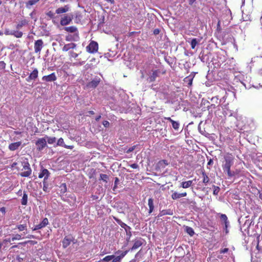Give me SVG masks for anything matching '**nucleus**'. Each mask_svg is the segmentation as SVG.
I'll return each instance as SVG.
<instances>
[{
  "label": "nucleus",
  "instance_id": "1",
  "mask_svg": "<svg viewBox=\"0 0 262 262\" xmlns=\"http://www.w3.org/2000/svg\"><path fill=\"white\" fill-rule=\"evenodd\" d=\"M225 163L222 165L224 172H229L231 166L233 164L234 156L231 153H227L224 157Z\"/></svg>",
  "mask_w": 262,
  "mask_h": 262
},
{
  "label": "nucleus",
  "instance_id": "2",
  "mask_svg": "<svg viewBox=\"0 0 262 262\" xmlns=\"http://www.w3.org/2000/svg\"><path fill=\"white\" fill-rule=\"evenodd\" d=\"M20 167H23V168L21 169V170L23 171L19 173L20 176L23 177H29L32 173V169L30 168L29 162L27 161H20Z\"/></svg>",
  "mask_w": 262,
  "mask_h": 262
},
{
  "label": "nucleus",
  "instance_id": "3",
  "mask_svg": "<svg viewBox=\"0 0 262 262\" xmlns=\"http://www.w3.org/2000/svg\"><path fill=\"white\" fill-rule=\"evenodd\" d=\"M129 251V250L125 251L118 250L116 251L115 253V255H113V258H112V262H121L123 258Z\"/></svg>",
  "mask_w": 262,
  "mask_h": 262
},
{
  "label": "nucleus",
  "instance_id": "4",
  "mask_svg": "<svg viewBox=\"0 0 262 262\" xmlns=\"http://www.w3.org/2000/svg\"><path fill=\"white\" fill-rule=\"evenodd\" d=\"M76 241L75 238L72 235H69L68 236H66L62 241V246L63 248H67L71 243L73 244H75Z\"/></svg>",
  "mask_w": 262,
  "mask_h": 262
},
{
  "label": "nucleus",
  "instance_id": "5",
  "mask_svg": "<svg viewBox=\"0 0 262 262\" xmlns=\"http://www.w3.org/2000/svg\"><path fill=\"white\" fill-rule=\"evenodd\" d=\"M86 49L90 53H96L98 50V44L95 41H91Z\"/></svg>",
  "mask_w": 262,
  "mask_h": 262
},
{
  "label": "nucleus",
  "instance_id": "6",
  "mask_svg": "<svg viewBox=\"0 0 262 262\" xmlns=\"http://www.w3.org/2000/svg\"><path fill=\"white\" fill-rule=\"evenodd\" d=\"M37 150L41 151L47 146V141L45 138H39L35 142Z\"/></svg>",
  "mask_w": 262,
  "mask_h": 262
},
{
  "label": "nucleus",
  "instance_id": "7",
  "mask_svg": "<svg viewBox=\"0 0 262 262\" xmlns=\"http://www.w3.org/2000/svg\"><path fill=\"white\" fill-rule=\"evenodd\" d=\"M50 176V172L49 171V170L42 167L40 172L38 175L39 178L41 179L43 178V181H47Z\"/></svg>",
  "mask_w": 262,
  "mask_h": 262
},
{
  "label": "nucleus",
  "instance_id": "8",
  "mask_svg": "<svg viewBox=\"0 0 262 262\" xmlns=\"http://www.w3.org/2000/svg\"><path fill=\"white\" fill-rule=\"evenodd\" d=\"M101 79L99 77H97L92 79L91 81L88 82L86 84V86L88 88L94 89L96 88L99 84Z\"/></svg>",
  "mask_w": 262,
  "mask_h": 262
},
{
  "label": "nucleus",
  "instance_id": "9",
  "mask_svg": "<svg viewBox=\"0 0 262 262\" xmlns=\"http://www.w3.org/2000/svg\"><path fill=\"white\" fill-rule=\"evenodd\" d=\"M43 41L41 39H38L35 41L34 43V50L36 53H40L42 47H43Z\"/></svg>",
  "mask_w": 262,
  "mask_h": 262
},
{
  "label": "nucleus",
  "instance_id": "10",
  "mask_svg": "<svg viewBox=\"0 0 262 262\" xmlns=\"http://www.w3.org/2000/svg\"><path fill=\"white\" fill-rule=\"evenodd\" d=\"M57 77L55 73H52L48 75L43 76L42 80L46 82H52L56 80Z\"/></svg>",
  "mask_w": 262,
  "mask_h": 262
},
{
  "label": "nucleus",
  "instance_id": "11",
  "mask_svg": "<svg viewBox=\"0 0 262 262\" xmlns=\"http://www.w3.org/2000/svg\"><path fill=\"white\" fill-rule=\"evenodd\" d=\"M73 17L69 15L64 16L60 20V25L62 26H66L71 22Z\"/></svg>",
  "mask_w": 262,
  "mask_h": 262
},
{
  "label": "nucleus",
  "instance_id": "12",
  "mask_svg": "<svg viewBox=\"0 0 262 262\" xmlns=\"http://www.w3.org/2000/svg\"><path fill=\"white\" fill-rule=\"evenodd\" d=\"M38 71L37 69H35L30 74L29 76L26 78V81L30 82L31 80H35L38 77Z\"/></svg>",
  "mask_w": 262,
  "mask_h": 262
},
{
  "label": "nucleus",
  "instance_id": "13",
  "mask_svg": "<svg viewBox=\"0 0 262 262\" xmlns=\"http://www.w3.org/2000/svg\"><path fill=\"white\" fill-rule=\"evenodd\" d=\"M202 182L205 185H207L210 182V179L204 170H201Z\"/></svg>",
  "mask_w": 262,
  "mask_h": 262
},
{
  "label": "nucleus",
  "instance_id": "14",
  "mask_svg": "<svg viewBox=\"0 0 262 262\" xmlns=\"http://www.w3.org/2000/svg\"><path fill=\"white\" fill-rule=\"evenodd\" d=\"M57 145L64 147L66 148L72 149L74 148L73 145H67L64 143L63 139L62 138H59L57 142Z\"/></svg>",
  "mask_w": 262,
  "mask_h": 262
},
{
  "label": "nucleus",
  "instance_id": "15",
  "mask_svg": "<svg viewBox=\"0 0 262 262\" xmlns=\"http://www.w3.org/2000/svg\"><path fill=\"white\" fill-rule=\"evenodd\" d=\"M21 144V142L20 141L12 143L9 145L8 148L10 150L14 151L17 149Z\"/></svg>",
  "mask_w": 262,
  "mask_h": 262
},
{
  "label": "nucleus",
  "instance_id": "16",
  "mask_svg": "<svg viewBox=\"0 0 262 262\" xmlns=\"http://www.w3.org/2000/svg\"><path fill=\"white\" fill-rule=\"evenodd\" d=\"M79 39L78 33H75L73 35L69 34L66 37V40L70 41H76Z\"/></svg>",
  "mask_w": 262,
  "mask_h": 262
},
{
  "label": "nucleus",
  "instance_id": "17",
  "mask_svg": "<svg viewBox=\"0 0 262 262\" xmlns=\"http://www.w3.org/2000/svg\"><path fill=\"white\" fill-rule=\"evenodd\" d=\"M164 119L171 123L172 127L176 130H178L179 129L180 127V123L179 122L173 120L170 117H165Z\"/></svg>",
  "mask_w": 262,
  "mask_h": 262
},
{
  "label": "nucleus",
  "instance_id": "18",
  "mask_svg": "<svg viewBox=\"0 0 262 262\" xmlns=\"http://www.w3.org/2000/svg\"><path fill=\"white\" fill-rule=\"evenodd\" d=\"M160 71L159 70H156L152 71L151 75L149 76V79L150 82H154L156 80L157 77L159 76Z\"/></svg>",
  "mask_w": 262,
  "mask_h": 262
},
{
  "label": "nucleus",
  "instance_id": "19",
  "mask_svg": "<svg viewBox=\"0 0 262 262\" xmlns=\"http://www.w3.org/2000/svg\"><path fill=\"white\" fill-rule=\"evenodd\" d=\"M76 44L74 43H70L65 45L62 48V51L64 52H67L70 49H74L76 47Z\"/></svg>",
  "mask_w": 262,
  "mask_h": 262
},
{
  "label": "nucleus",
  "instance_id": "20",
  "mask_svg": "<svg viewBox=\"0 0 262 262\" xmlns=\"http://www.w3.org/2000/svg\"><path fill=\"white\" fill-rule=\"evenodd\" d=\"M186 195H187V193L186 192H183L181 193H179L177 192H174L171 194V198H172V199L175 200H177L181 197L186 196Z\"/></svg>",
  "mask_w": 262,
  "mask_h": 262
},
{
  "label": "nucleus",
  "instance_id": "21",
  "mask_svg": "<svg viewBox=\"0 0 262 262\" xmlns=\"http://www.w3.org/2000/svg\"><path fill=\"white\" fill-rule=\"evenodd\" d=\"M28 24L29 21L27 19H22L16 26V29L19 30L23 27L28 25Z\"/></svg>",
  "mask_w": 262,
  "mask_h": 262
},
{
  "label": "nucleus",
  "instance_id": "22",
  "mask_svg": "<svg viewBox=\"0 0 262 262\" xmlns=\"http://www.w3.org/2000/svg\"><path fill=\"white\" fill-rule=\"evenodd\" d=\"M241 170L240 169H236L235 171H231V169L230 170L229 172H226L227 174V176L229 178H231L233 177H239L240 174Z\"/></svg>",
  "mask_w": 262,
  "mask_h": 262
},
{
  "label": "nucleus",
  "instance_id": "23",
  "mask_svg": "<svg viewBox=\"0 0 262 262\" xmlns=\"http://www.w3.org/2000/svg\"><path fill=\"white\" fill-rule=\"evenodd\" d=\"M142 242H141V241L137 240L134 242L133 247L129 250L133 251L134 250L137 249L140 247H141L142 246Z\"/></svg>",
  "mask_w": 262,
  "mask_h": 262
},
{
  "label": "nucleus",
  "instance_id": "24",
  "mask_svg": "<svg viewBox=\"0 0 262 262\" xmlns=\"http://www.w3.org/2000/svg\"><path fill=\"white\" fill-rule=\"evenodd\" d=\"M113 219L114 220L123 228H129V226H127L125 223L122 222L120 219L116 217V216H113Z\"/></svg>",
  "mask_w": 262,
  "mask_h": 262
},
{
  "label": "nucleus",
  "instance_id": "25",
  "mask_svg": "<svg viewBox=\"0 0 262 262\" xmlns=\"http://www.w3.org/2000/svg\"><path fill=\"white\" fill-rule=\"evenodd\" d=\"M64 30L67 32L70 33H77L78 32L77 28L75 26H70V27H66L64 28Z\"/></svg>",
  "mask_w": 262,
  "mask_h": 262
},
{
  "label": "nucleus",
  "instance_id": "26",
  "mask_svg": "<svg viewBox=\"0 0 262 262\" xmlns=\"http://www.w3.org/2000/svg\"><path fill=\"white\" fill-rule=\"evenodd\" d=\"M69 11V7L68 6H65L64 7H60L56 10L57 14H61L67 12Z\"/></svg>",
  "mask_w": 262,
  "mask_h": 262
},
{
  "label": "nucleus",
  "instance_id": "27",
  "mask_svg": "<svg viewBox=\"0 0 262 262\" xmlns=\"http://www.w3.org/2000/svg\"><path fill=\"white\" fill-rule=\"evenodd\" d=\"M16 38H21L23 35V33L19 30L12 31V35Z\"/></svg>",
  "mask_w": 262,
  "mask_h": 262
},
{
  "label": "nucleus",
  "instance_id": "28",
  "mask_svg": "<svg viewBox=\"0 0 262 262\" xmlns=\"http://www.w3.org/2000/svg\"><path fill=\"white\" fill-rule=\"evenodd\" d=\"M194 78V76L191 75H189L185 77L184 79V82L188 83L189 86H191L192 84L193 79Z\"/></svg>",
  "mask_w": 262,
  "mask_h": 262
},
{
  "label": "nucleus",
  "instance_id": "29",
  "mask_svg": "<svg viewBox=\"0 0 262 262\" xmlns=\"http://www.w3.org/2000/svg\"><path fill=\"white\" fill-rule=\"evenodd\" d=\"M148 205L149 206V213L150 214L154 210V202L153 199L152 198H149L148 200Z\"/></svg>",
  "mask_w": 262,
  "mask_h": 262
},
{
  "label": "nucleus",
  "instance_id": "30",
  "mask_svg": "<svg viewBox=\"0 0 262 262\" xmlns=\"http://www.w3.org/2000/svg\"><path fill=\"white\" fill-rule=\"evenodd\" d=\"M192 184V181L189 180L185 182H183L181 183V187H182L183 188H187L189 187H190Z\"/></svg>",
  "mask_w": 262,
  "mask_h": 262
},
{
  "label": "nucleus",
  "instance_id": "31",
  "mask_svg": "<svg viewBox=\"0 0 262 262\" xmlns=\"http://www.w3.org/2000/svg\"><path fill=\"white\" fill-rule=\"evenodd\" d=\"M158 164L159 167L164 168L166 166H167L169 164V163L166 160H162L159 161Z\"/></svg>",
  "mask_w": 262,
  "mask_h": 262
},
{
  "label": "nucleus",
  "instance_id": "32",
  "mask_svg": "<svg viewBox=\"0 0 262 262\" xmlns=\"http://www.w3.org/2000/svg\"><path fill=\"white\" fill-rule=\"evenodd\" d=\"M28 203V195L26 192H24L23 196L21 200V204L22 205H26Z\"/></svg>",
  "mask_w": 262,
  "mask_h": 262
},
{
  "label": "nucleus",
  "instance_id": "33",
  "mask_svg": "<svg viewBox=\"0 0 262 262\" xmlns=\"http://www.w3.org/2000/svg\"><path fill=\"white\" fill-rule=\"evenodd\" d=\"M185 231L191 236H192L194 234L193 229L190 227L186 226Z\"/></svg>",
  "mask_w": 262,
  "mask_h": 262
},
{
  "label": "nucleus",
  "instance_id": "34",
  "mask_svg": "<svg viewBox=\"0 0 262 262\" xmlns=\"http://www.w3.org/2000/svg\"><path fill=\"white\" fill-rule=\"evenodd\" d=\"M200 40H197L196 38H193L190 42L191 48L192 49H195L196 46L198 44Z\"/></svg>",
  "mask_w": 262,
  "mask_h": 262
},
{
  "label": "nucleus",
  "instance_id": "35",
  "mask_svg": "<svg viewBox=\"0 0 262 262\" xmlns=\"http://www.w3.org/2000/svg\"><path fill=\"white\" fill-rule=\"evenodd\" d=\"M167 214L172 215V213L171 212L170 210H163L160 212L159 216H162L163 215Z\"/></svg>",
  "mask_w": 262,
  "mask_h": 262
},
{
  "label": "nucleus",
  "instance_id": "36",
  "mask_svg": "<svg viewBox=\"0 0 262 262\" xmlns=\"http://www.w3.org/2000/svg\"><path fill=\"white\" fill-rule=\"evenodd\" d=\"M220 219L224 222L225 226L227 227L228 223V218L227 215L225 214H221L220 215Z\"/></svg>",
  "mask_w": 262,
  "mask_h": 262
},
{
  "label": "nucleus",
  "instance_id": "37",
  "mask_svg": "<svg viewBox=\"0 0 262 262\" xmlns=\"http://www.w3.org/2000/svg\"><path fill=\"white\" fill-rule=\"evenodd\" d=\"M46 138L47 139V142L50 144H54L56 140V138L55 137H51L46 136Z\"/></svg>",
  "mask_w": 262,
  "mask_h": 262
},
{
  "label": "nucleus",
  "instance_id": "38",
  "mask_svg": "<svg viewBox=\"0 0 262 262\" xmlns=\"http://www.w3.org/2000/svg\"><path fill=\"white\" fill-rule=\"evenodd\" d=\"M11 167H12V168H15V169H16L17 170H19V169H20V162H14V163L12 164Z\"/></svg>",
  "mask_w": 262,
  "mask_h": 262
},
{
  "label": "nucleus",
  "instance_id": "39",
  "mask_svg": "<svg viewBox=\"0 0 262 262\" xmlns=\"http://www.w3.org/2000/svg\"><path fill=\"white\" fill-rule=\"evenodd\" d=\"M49 224V221L47 218H44L41 223H39L40 225H41L42 228L46 227Z\"/></svg>",
  "mask_w": 262,
  "mask_h": 262
},
{
  "label": "nucleus",
  "instance_id": "40",
  "mask_svg": "<svg viewBox=\"0 0 262 262\" xmlns=\"http://www.w3.org/2000/svg\"><path fill=\"white\" fill-rule=\"evenodd\" d=\"M213 194L215 195H217L220 190V188L219 186L213 185Z\"/></svg>",
  "mask_w": 262,
  "mask_h": 262
},
{
  "label": "nucleus",
  "instance_id": "41",
  "mask_svg": "<svg viewBox=\"0 0 262 262\" xmlns=\"http://www.w3.org/2000/svg\"><path fill=\"white\" fill-rule=\"evenodd\" d=\"M112 258H113V255H110L104 257L103 259H102V260H103L104 262H108L111 260L112 261Z\"/></svg>",
  "mask_w": 262,
  "mask_h": 262
},
{
  "label": "nucleus",
  "instance_id": "42",
  "mask_svg": "<svg viewBox=\"0 0 262 262\" xmlns=\"http://www.w3.org/2000/svg\"><path fill=\"white\" fill-rule=\"evenodd\" d=\"M108 179V177L107 174L102 173L100 174V179L103 181L104 182H106Z\"/></svg>",
  "mask_w": 262,
  "mask_h": 262
},
{
  "label": "nucleus",
  "instance_id": "43",
  "mask_svg": "<svg viewBox=\"0 0 262 262\" xmlns=\"http://www.w3.org/2000/svg\"><path fill=\"white\" fill-rule=\"evenodd\" d=\"M17 228L19 230V231H21L27 229V225H19L17 226Z\"/></svg>",
  "mask_w": 262,
  "mask_h": 262
},
{
  "label": "nucleus",
  "instance_id": "44",
  "mask_svg": "<svg viewBox=\"0 0 262 262\" xmlns=\"http://www.w3.org/2000/svg\"><path fill=\"white\" fill-rule=\"evenodd\" d=\"M138 145H134L130 147H129L126 151L125 152L127 154H129L131 152H132L133 150H135L136 147Z\"/></svg>",
  "mask_w": 262,
  "mask_h": 262
},
{
  "label": "nucleus",
  "instance_id": "45",
  "mask_svg": "<svg viewBox=\"0 0 262 262\" xmlns=\"http://www.w3.org/2000/svg\"><path fill=\"white\" fill-rule=\"evenodd\" d=\"M43 190L44 191L47 192L48 191V186L47 184V181H43Z\"/></svg>",
  "mask_w": 262,
  "mask_h": 262
},
{
  "label": "nucleus",
  "instance_id": "46",
  "mask_svg": "<svg viewBox=\"0 0 262 262\" xmlns=\"http://www.w3.org/2000/svg\"><path fill=\"white\" fill-rule=\"evenodd\" d=\"M21 238V236L20 234H16L12 238V241L19 240Z\"/></svg>",
  "mask_w": 262,
  "mask_h": 262
},
{
  "label": "nucleus",
  "instance_id": "47",
  "mask_svg": "<svg viewBox=\"0 0 262 262\" xmlns=\"http://www.w3.org/2000/svg\"><path fill=\"white\" fill-rule=\"evenodd\" d=\"M38 1L39 0H30L27 3V5L32 6L36 4Z\"/></svg>",
  "mask_w": 262,
  "mask_h": 262
},
{
  "label": "nucleus",
  "instance_id": "48",
  "mask_svg": "<svg viewBox=\"0 0 262 262\" xmlns=\"http://www.w3.org/2000/svg\"><path fill=\"white\" fill-rule=\"evenodd\" d=\"M70 54L71 57L74 58H76L78 56V54H77L73 51L70 52Z\"/></svg>",
  "mask_w": 262,
  "mask_h": 262
},
{
  "label": "nucleus",
  "instance_id": "49",
  "mask_svg": "<svg viewBox=\"0 0 262 262\" xmlns=\"http://www.w3.org/2000/svg\"><path fill=\"white\" fill-rule=\"evenodd\" d=\"M47 15L50 18H53L54 17V13L52 11H50L47 13Z\"/></svg>",
  "mask_w": 262,
  "mask_h": 262
},
{
  "label": "nucleus",
  "instance_id": "50",
  "mask_svg": "<svg viewBox=\"0 0 262 262\" xmlns=\"http://www.w3.org/2000/svg\"><path fill=\"white\" fill-rule=\"evenodd\" d=\"M6 63L4 61H0V69L4 70L6 68Z\"/></svg>",
  "mask_w": 262,
  "mask_h": 262
},
{
  "label": "nucleus",
  "instance_id": "51",
  "mask_svg": "<svg viewBox=\"0 0 262 262\" xmlns=\"http://www.w3.org/2000/svg\"><path fill=\"white\" fill-rule=\"evenodd\" d=\"M102 124L105 127H108L110 126V122L108 121L105 120L103 121Z\"/></svg>",
  "mask_w": 262,
  "mask_h": 262
},
{
  "label": "nucleus",
  "instance_id": "52",
  "mask_svg": "<svg viewBox=\"0 0 262 262\" xmlns=\"http://www.w3.org/2000/svg\"><path fill=\"white\" fill-rule=\"evenodd\" d=\"M228 251H229V249L227 248H225L224 249H221L220 251V253L221 254L225 253L228 252Z\"/></svg>",
  "mask_w": 262,
  "mask_h": 262
},
{
  "label": "nucleus",
  "instance_id": "53",
  "mask_svg": "<svg viewBox=\"0 0 262 262\" xmlns=\"http://www.w3.org/2000/svg\"><path fill=\"white\" fill-rule=\"evenodd\" d=\"M4 34L6 35H12V31H10L9 29H6L4 32Z\"/></svg>",
  "mask_w": 262,
  "mask_h": 262
},
{
  "label": "nucleus",
  "instance_id": "54",
  "mask_svg": "<svg viewBox=\"0 0 262 262\" xmlns=\"http://www.w3.org/2000/svg\"><path fill=\"white\" fill-rule=\"evenodd\" d=\"M42 228V227L40 224L36 225L34 226L33 230H37Z\"/></svg>",
  "mask_w": 262,
  "mask_h": 262
},
{
  "label": "nucleus",
  "instance_id": "55",
  "mask_svg": "<svg viewBox=\"0 0 262 262\" xmlns=\"http://www.w3.org/2000/svg\"><path fill=\"white\" fill-rule=\"evenodd\" d=\"M130 166L132 168H134V169H137V168H139V166L136 163H134V164H132L131 165H130Z\"/></svg>",
  "mask_w": 262,
  "mask_h": 262
},
{
  "label": "nucleus",
  "instance_id": "56",
  "mask_svg": "<svg viewBox=\"0 0 262 262\" xmlns=\"http://www.w3.org/2000/svg\"><path fill=\"white\" fill-rule=\"evenodd\" d=\"M259 198L262 201V190H258Z\"/></svg>",
  "mask_w": 262,
  "mask_h": 262
},
{
  "label": "nucleus",
  "instance_id": "57",
  "mask_svg": "<svg viewBox=\"0 0 262 262\" xmlns=\"http://www.w3.org/2000/svg\"><path fill=\"white\" fill-rule=\"evenodd\" d=\"M61 187H63V192L64 193L67 191V187H66V185L65 183H63L61 184Z\"/></svg>",
  "mask_w": 262,
  "mask_h": 262
},
{
  "label": "nucleus",
  "instance_id": "58",
  "mask_svg": "<svg viewBox=\"0 0 262 262\" xmlns=\"http://www.w3.org/2000/svg\"><path fill=\"white\" fill-rule=\"evenodd\" d=\"M0 211L3 214H5L6 213V208L4 207H1Z\"/></svg>",
  "mask_w": 262,
  "mask_h": 262
},
{
  "label": "nucleus",
  "instance_id": "59",
  "mask_svg": "<svg viewBox=\"0 0 262 262\" xmlns=\"http://www.w3.org/2000/svg\"><path fill=\"white\" fill-rule=\"evenodd\" d=\"M159 33H160V30L159 29H155L154 30V34L155 35H158L159 34Z\"/></svg>",
  "mask_w": 262,
  "mask_h": 262
},
{
  "label": "nucleus",
  "instance_id": "60",
  "mask_svg": "<svg viewBox=\"0 0 262 262\" xmlns=\"http://www.w3.org/2000/svg\"><path fill=\"white\" fill-rule=\"evenodd\" d=\"M92 67H93V66H92L91 64L87 63V64L85 66V69H86V70H88V69H89V68H91Z\"/></svg>",
  "mask_w": 262,
  "mask_h": 262
},
{
  "label": "nucleus",
  "instance_id": "61",
  "mask_svg": "<svg viewBox=\"0 0 262 262\" xmlns=\"http://www.w3.org/2000/svg\"><path fill=\"white\" fill-rule=\"evenodd\" d=\"M118 181H119L118 178H115V186H114V189L117 187V183H118Z\"/></svg>",
  "mask_w": 262,
  "mask_h": 262
},
{
  "label": "nucleus",
  "instance_id": "62",
  "mask_svg": "<svg viewBox=\"0 0 262 262\" xmlns=\"http://www.w3.org/2000/svg\"><path fill=\"white\" fill-rule=\"evenodd\" d=\"M213 164V160L211 159H210L209 161L208 162L207 165H211Z\"/></svg>",
  "mask_w": 262,
  "mask_h": 262
},
{
  "label": "nucleus",
  "instance_id": "63",
  "mask_svg": "<svg viewBox=\"0 0 262 262\" xmlns=\"http://www.w3.org/2000/svg\"><path fill=\"white\" fill-rule=\"evenodd\" d=\"M17 259L18 260V262H21L23 260V258L20 257L19 256H17Z\"/></svg>",
  "mask_w": 262,
  "mask_h": 262
},
{
  "label": "nucleus",
  "instance_id": "64",
  "mask_svg": "<svg viewBox=\"0 0 262 262\" xmlns=\"http://www.w3.org/2000/svg\"><path fill=\"white\" fill-rule=\"evenodd\" d=\"M101 117V115H99L98 116H97L95 118L96 121H98L100 119Z\"/></svg>",
  "mask_w": 262,
  "mask_h": 262
}]
</instances>
